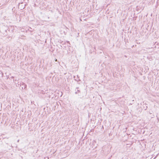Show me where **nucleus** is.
Wrapping results in <instances>:
<instances>
[{"label": "nucleus", "mask_w": 159, "mask_h": 159, "mask_svg": "<svg viewBox=\"0 0 159 159\" xmlns=\"http://www.w3.org/2000/svg\"><path fill=\"white\" fill-rule=\"evenodd\" d=\"M80 92V91L79 90H78L77 91H76V92H75V94H77V93H78V92Z\"/></svg>", "instance_id": "obj_1"}, {"label": "nucleus", "mask_w": 159, "mask_h": 159, "mask_svg": "<svg viewBox=\"0 0 159 159\" xmlns=\"http://www.w3.org/2000/svg\"><path fill=\"white\" fill-rule=\"evenodd\" d=\"M67 43H68L70 44V42L69 41H67Z\"/></svg>", "instance_id": "obj_2"}, {"label": "nucleus", "mask_w": 159, "mask_h": 159, "mask_svg": "<svg viewBox=\"0 0 159 159\" xmlns=\"http://www.w3.org/2000/svg\"><path fill=\"white\" fill-rule=\"evenodd\" d=\"M57 61V60L56 59H55V61Z\"/></svg>", "instance_id": "obj_3"}, {"label": "nucleus", "mask_w": 159, "mask_h": 159, "mask_svg": "<svg viewBox=\"0 0 159 159\" xmlns=\"http://www.w3.org/2000/svg\"><path fill=\"white\" fill-rule=\"evenodd\" d=\"M18 85H21V84H19V82H18Z\"/></svg>", "instance_id": "obj_4"}, {"label": "nucleus", "mask_w": 159, "mask_h": 159, "mask_svg": "<svg viewBox=\"0 0 159 159\" xmlns=\"http://www.w3.org/2000/svg\"><path fill=\"white\" fill-rule=\"evenodd\" d=\"M19 140H18L17 141V142H19Z\"/></svg>", "instance_id": "obj_5"}]
</instances>
